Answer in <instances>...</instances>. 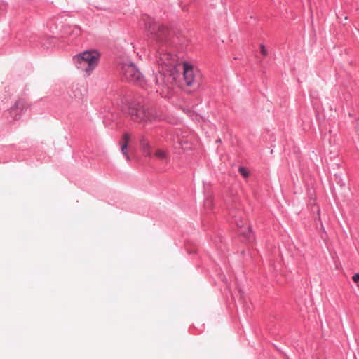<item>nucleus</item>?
I'll return each instance as SVG.
<instances>
[{"label":"nucleus","instance_id":"15","mask_svg":"<svg viewBox=\"0 0 359 359\" xmlns=\"http://www.w3.org/2000/svg\"><path fill=\"white\" fill-rule=\"evenodd\" d=\"M352 278L355 283H359V273L354 274Z\"/></svg>","mask_w":359,"mask_h":359},{"label":"nucleus","instance_id":"2","mask_svg":"<svg viewBox=\"0 0 359 359\" xmlns=\"http://www.w3.org/2000/svg\"><path fill=\"white\" fill-rule=\"evenodd\" d=\"M122 110L133 121L143 125L151 123L161 118L155 109L142 105L136 102L128 103L123 107Z\"/></svg>","mask_w":359,"mask_h":359},{"label":"nucleus","instance_id":"16","mask_svg":"<svg viewBox=\"0 0 359 359\" xmlns=\"http://www.w3.org/2000/svg\"><path fill=\"white\" fill-rule=\"evenodd\" d=\"M179 142L182 149H187L188 148L186 145H183L182 140L181 139H179Z\"/></svg>","mask_w":359,"mask_h":359},{"label":"nucleus","instance_id":"12","mask_svg":"<svg viewBox=\"0 0 359 359\" xmlns=\"http://www.w3.org/2000/svg\"><path fill=\"white\" fill-rule=\"evenodd\" d=\"M204 205L207 208H210L212 206V199L210 196L205 198L204 201Z\"/></svg>","mask_w":359,"mask_h":359},{"label":"nucleus","instance_id":"8","mask_svg":"<svg viewBox=\"0 0 359 359\" xmlns=\"http://www.w3.org/2000/svg\"><path fill=\"white\" fill-rule=\"evenodd\" d=\"M123 139L124 141V144L121 146V153L126 156V160L130 161V156L127 153L128 144L130 141V137L129 134L124 133L123 135Z\"/></svg>","mask_w":359,"mask_h":359},{"label":"nucleus","instance_id":"9","mask_svg":"<svg viewBox=\"0 0 359 359\" xmlns=\"http://www.w3.org/2000/svg\"><path fill=\"white\" fill-rule=\"evenodd\" d=\"M154 156L160 160L165 161L168 158V151L167 150L158 149L155 151Z\"/></svg>","mask_w":359,"mask_h":359},{"label":"nucleus","instance_id":"18","mask_svg":"<svg viewBox=\"0 0 359 359\" xmlns=\"http://www.w3.org/2000/svg\"><path fill=\"white\" fill-rule=\"evenodd\" d=\"M20 118V116H18V115H15V116H14V119H15V120H18V119H19Z\"/></svg>","mask_w":359,"mask_h":359},{"label":"nucleus","instance_id":"4","mask_svg":"<svg viewBox=\"0 0 359 359\" xmlns=\"http://www.w3.org/2000/svg\"><path fill=\"white\" fill-rule=\"evenodd\" d=\"M123 78L128 81L136 83L140 86L144 84V77L137 67L131 62H123L120 67Z\"/></svg>","mask_w":359,"mask_h":359},{"label":"nucleus","instance_id":"14","mask_svg":"<svg viewBox=\"0 0 359 359\" xmlns=\"http://www.w3.org/2000/svg\"><path fill=\"white\" fill-rule=\"evenodd\" d=\"M260 52L264 57H266L268 55V50L263 44L260 45Z\"/></svg>","mask_w":359,"mask_h":359},{"label":"nucleus","instance_id":"11","mask_svg":"<svg viewBox=\"0 0 359 359\" xmlns=\"http://www.w3.org/2000/svg\"><path fill=\"white\" fill-rule=\"evenodd\" d=\"M355 132L356 133V137L354 140L359 142V119H356L355 121Z\"/></svg>","mask_w":359,"mask_h":359},{"label":"nucleus","instance_id":"10","mask_svg":"<svg viewBox=\"0 0 359 359\" xmlns=\"http://www.w3.org/2000/svg\"><path fill=\"white\" fill-rule=\"evenodd\" d=\"M25 102L22 100H18L13 107L11 108V113H13L16 109H23Z\"/></svg>","mask_w":359,"mask_h":359},{"label":"nucleus","instance_id":"1","mask_svg":"<svg viewBox=\"0 0 359 359\" xmlns=\"http://www.w3.org/2000/svg\"><path fill=\"white\" fill-rule=\"evenodd\" d=\"M145 29L148 33L153 35L156 43L153 48L156 53V62L161 67V69L155 74L154 81L156 86V93L164 96L165 90L172 88L174 82L180 76V71L175 66L176 56L167 52L164 48L171 44V32L167 27L151 20L146 22Z\"/></svg>","mask_w":359,"mask_h":359},{"label":"nucleus","instance_id":"13","mask_svg":"<svg viewBox=\"0 0 359 359\" xmlns=\"http://www.w3.org/2000/svg\"><path fill=\"white\" fill-rule=\"evenodd\" d=\"M238 172L244 177H247L249 175L248 171L244 167H239Z\"/></svg>","mask_w":359,"mask_h":359},{"label":"nucleus","instance_id":"5","mask_svg":"<svg viewBox=\"0 0 359 359\" xmlns=\"http://www.w3.org/2000/svg\"><path fill=\"white\" fill-rule=\"evenodd\" d=\"M183 69V77L185 81V83L188 86H193L196 81V74H195L194 69L193 67L189 65L188 62H183L182 64Z\"/></svg>","mask_w":359,"mask_h":359},{"label":"nucleus","instance_id":"20","mask_svg":"<svg viewBox=\"0 0 359 359\" xmlns=\"http://www.w3.org/2000/svg\"><path fill=\"white\" fill-rule=\"evenodd\" d=\"M348 19V17L347 16H345L344 17V20H347Z\"/></svg>","mask_w":359,"mask_h":359},{"label":"nucleus","instance_id":"21","mask_svg":"<svg viewBox=\"0 0 359 359\" xmlns=\"http://www.w3.org/2000/svg\"><path fill=\"white\" fill-rule=\"evenodd\" d=\"M292 149H293V152H295V150H294V147H292Z\"/></svg>","mask_w":359,"mask_h":359},{"label":"nucleus","instance_id":"6","mask_svg":"<svg viewBox=\"0 0 359 359\" xmlns=\"http://www.w3.org/2000/svg\"><path fill=\"white\" fill-rule=\"evenodd\" d=\"M236 225L239 229L238 233L246 238L248 242H252L254 240V234L250 226L246 229L244 228V223L241 219H235Z\"/></svg>","mask_w":359,"mask_h":359},{"label":"nucleus","instance_id":"3","mask_svg":"<svg viewBox=\"0 0 359 359\" xmlns=\"http://www.w3.org/2000/svg\"><path fill=\"white\" fill-rule=\"evenodd\" d=\"M98 60V54L90 50L84 51L73 57V62L77 69L85 72L88 76L97 67Z\"/></svg>","mask_w":359,"mask_h":359},{"label":"nucleus","instance_id":"19","mask_svg":"<svg viewBox=\"0 0 359 359\" xmlns=\"http://www.w3.org/2000/svg\"><path fill=\"white\" fill-rule=\"evenodd\" d=\"M230 215H231L232 217H235V216L233 215V212H230Z\"/></svg>","mask_w":359,"mask_h":359},{"label":"nucleus","instance_id":"17","mask_svg":"<svg viewBox=\"0 0 359 359\" xmlns=\"http://www.w3.org/2000/svg\"><path fill=\"white\" fill-rule=\"evenodd\" d=\"M81 94L80 90H76V93L74 95L76 98H79V95Z\"/></svg>","mask_w":359,"mask_h":359},{"label":"nucleus","instance_id":"7","mask_svg":"<svg viewBox=\"0 0 359 359\" xmlns=\"http://www.w3.org/2000/svg\"><path fill=\"white\" fill-rule=\"evenodd\" d=\"M140 146L142 151L145 156H151V145L147 137L142 135L140 137Z\"/></svg>","mask_w":359,"mask_h":359}]
</instances>
